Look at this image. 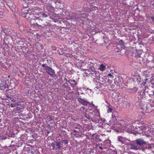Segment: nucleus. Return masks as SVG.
Masks as SVG:
<instances>
[{
    "mask_svg": "<svg viewBox=\"0 0 154 154\" xmlns=\"http://www.w3.org/2000/svg\"><path fill=\"white\" fill-rule=\"evenodd\" d=\"M135 144L133 143H129V146L131 149L135 150L142 149L144 150V146L147 143L145 141L144 139L140 138L137 139L135 140Z\"/></svg>",
    "mask_w": 154,
    "mask_h": 154,
    "instance_id": "obj_1",
    "label": "nucleus"
},
{
    "mask_svg": "<svg viewBox=\"0 0 154 154\" xmlns=\"http://www.w3.org/2000/svg\"><path fill=\"white\" fill-rule=\"evenodd\" d=\"M90 121L93 122H96L100 118V113L99 110L96 109L92 112L90 113Z\"/></svg>",
    "mask_w": 154,
    "mask_h": 154,
    "instance_id": "obj_2",
    "label": "nucleus"
},
{
    "mask_svg": "<svg viewBox=\"0 0 154 154\" xmlns=\"http://www.w3.org/2000/svg\"><path fill=\"white\" fill-rule=\"evenodd\" d=\"M35 13V12L33 9H29L23 13V17L31 21V20H32L34 17V15Z\"/></svg>",
    "mask_w": 154,
    "mask_h": 154,
    "instance_id": "obj_3",
    "label": "nucleus"
},
{
    "mask_svg": "<svg viewBox=\"0 0 154 154\" xmlns=\"http://www.w3.org/2000/svg\"><path fill=\"white\" fill-rule=\"evenodd\" d=\"M42 66L44 68L46 72L52 77H55L56 75L54 70L52 68L47 66L46 64L42 65Z\"/></svg>",
    "mask_w": 154,
    "mask_h": 154,
    "instance_id": "obj_4",
    "label": "nucleus"
},
{
    "mask_svg": "<svg viewBox=\"0 0 154 154\" xmlns=\"http://www.w3.org/2000/svg\"><path fill=\"white\" fill-rule=\"evenodd\" d=\"M75 129L73 130V131L76 133L79 134L78 135L80 136V134H81L83 132V129L80 125H78L74 127Z\"/></svg>",
    "mask_w": 154,
    "mask_h": 154,
    "instance_id": "obj_5",
    "label": "nucleus"
},
{
    "mask_svg": "<svg viewBox=\"0 0 154 154\" xmlns=\"http://www.w3.org/2000/svg\"><path fill=\"white\" fill-rule=\"evenodd\" d=\"M36 22L34 24L35 25H36L38 26H40L41 25H39L38 24V23H40V22H42V20L41 19H40L39 17H34L33 19L32 20H31V21H30V23H32V22L33 21Z\"/></svg>",
    "mask_w": 154,
    "mask_h": 154,
    "instance_id": "obj_6",
    "label": "nucleus"
},
{
    "mask_svg": "<svg viewBox=\"0 0 154 154\" xmlns=\"http://www.w3.org/2000/svg\"><path fill=\"white\" fill-rule=\"evenodd\" d=\"M117 125H120L121 128H123L126 126L127 123L123 120H119L117 123Z\"/></svg>",
    "mask_w": 154,
    "mask_h": 154,
    "instance_id": "obj_7",
    "label": "nucleus"
},
{
    "mask_svg": "<svg viewBox=\"0 0 154 154\" xmlns=\"http://www.w3.org/2000/svg\"><path fill=\"white\" fill-rule=\"evenodd\" d=\"M8 85L5 82H3L0 84V88L1 90H4L8 88Z\"/></svg>",
    "mask_w": 154,
    "mask_h": 154,
    "instance_id": "obj_8",
    "label": "nucleus"
},
{
    "mask_svg": "<svg viewBox=\"0 0 154 154\" xmlns=\"http://www.w3.org/2000/svg\"><path fill=\"white\" fill-rule=\"evenodd\" d=\"M78 101L80 103H82L83 105L87 106L89 102L87 100H84V99L79 98L78 99Z\"/></svg>",
    "mask_w": 154,
    "mask_h": 154,
    "instance_id": "obj_9",
    "label": "nucleus"
},
{
    "mask_svg": "<svg viewBox=\"0 0 154 154\" xmlns=\"http://www.w3.org/2000/svg\"><path fill=\"white\" fill-rule=\"evenodd\" d=\"M125 137H123L121 136H118L117 138V140L121 143L122 144L125 142Z\"/></svg>",
    "mask_w": 154,
    "mask_h": 154,
    "instance_id": "obj_10",
    "label": "nucleus"
},
{
    "mask_svg": "<svg viewBox=\"0 0 154 154\" xmlns=\"http://www.w3.org/2000/svg\"><path fill=\"white\" fill-rule=\"evenodd\" d=\"M128 90V92L131 93L136 92L138 90V88L136 87H134L132 88H130Z\"/></svg>",
    "mask_w": 154,
    "mask_h": 154,
    "instance_id": "obj_11",
    "label": "nucleus"
},
{
    "mask_svg": "<svg viewBox=\"0 0 154 154\" xmlns=\"http://www.w3.org/2000/svg\"><path fill=\"white\" fill-rule=\"evenodd\" d=\"M56 145L57 146L55 149L56 150H58V149H60L62 148L61 142H56Z\"/></svg>",
    "mask_w": 154,
    "mask_h": 154,
    "instance_id": "obj_12",
    "label": "nucleus"
},
{
    "mask_svg": "<svg viewBox=\"0 0 154 154\" xmlns=\"http://www.w3.org/2000/svg\"><path fill=\"white\" fill-rule=\"evenodd\" d=\"M46 9L48 12H52L54 11V8L51 6H48L47 7Z\"/></svg>",
    "mask_w": 154,
    "mask_h": 154,
    "instance_id": "obj_13",
    "label": "nucleus"
},
{
    "mask_svg": "<svg viewBox=\"0 0 154 154\" xmlns=\"http://www.w3.org/2000/svg\"><path fill=\"white\" fill-rule=\"evenodd\" d=\"M106 66L103 64H101L100 65V67L98 68V69L101 71H103L106 69Z\"/></svg>",
    "mask_w": 154,
    "mask_h": 154,
    "instance_id": "obj_14",
    "label": "nucleus"
},
{
    "mask_svg": "<svg viewBox=\"0 0 154 154\" xmlns=\"http://www.w3.org/2000/svg\"><path fill=\"white\" fill-rule=\"evenodd\" d=\"M118 114L116 111L113 112H112V116L113 118H115V119H116V118L118 117Z\"/></svg>",
    "mask_w": 154,
    "mask_h": 154,
    "instance_id": "obj_15",
    "label": "nucleus"
},
{
    "mask_svg": "<svg viewBox=\"0 0 154 154\" xmlns=\"http://www.w3.org/2000/svg\"><path fill=\"white\" fill-rule=\"evenodd\" d=\"M51 146L52 147V149H55L56 148V147H55L56 145V142H52L51 144Z\"/></svg>",
    "mask_w": 154,
    "mask_h": 154,
    "instance_id": "obj_16",
    "label": "nucleus"
},
{
    "mask_svg": "<svg viewBox=\"0 0 154 154\" xmlns=\"http://www.w3.org/2000/svg\"><path fill=\"white\" fill-rule=\"evenodd\" d=\"M48 13L46 12L45 13H43L42 14V17H48Z\"/></svg>",
    "mask_w": 154,
    "mask_h": 154,
    "instance_id": "obj_17",
    "label": "nucleus"
},
{
    "mask_svg": "<svg viewBox=\"0 0 154 154\" xmlns=\"http://www.w3.org/2000/svg\"><path fill=\"white\" fill-rule=\"evenodd\" d=\"M90 113H89L88 115H87L86 114H85V116L89 120H90L91 119L90 118Z\"/></svg>",
    "mask_w": 154,
    "mask_h": 154,
    "instance_id": "obj_18",
    "label": "nucleus"
},
{
    "mask_svg": "<svg viewBox=\"0 0 154 154\" xmlns=\"http://www.w3.org/2000/svg\"><path fill=\"white\" fill-rule=\"evenodd\" d=\"M8 98L10 99V100L13 102H15L16 101L13 98L11 97H8Z\"/></svg>",
    "mask_w": 154,
    "mask_h": 154,
    "instance_id": "obj_19",
    "label": "nucleus"
},
{
    "mask_svg": "<svg viewBox=\"0 0 154 154\" xmlns=\"http://www.w3.org/2000/svg\"><path fill=\"white\" fill-rule=\"evenodd\" d=\"M61 142L62 143H64L65 144H67L68 142V140H62Z\"/></svg>",
    "mask_w": 154,
    "mask_h": 154,
    "instance_id": "obj_20",
    "label": "nucleus"
},
{
    "mask_svg": "<svg viewBox=\"0 0 154 154\" xmlns=\"http://www.w3.org/2000/svg\"><path fill=\"white\" fill-rule=\"evenodd\" d=\"M138 127L139 128V129L140 130L143 129L145 128V126L144 125H141L140 126Z\"/></svg>",
    "mask_w": 154,
    "mask_h": 154,
    "instance_id": "obj_21",
    "label": "nucleus"
},
{
    "mask_svg": "<svg viewBox=\"0 0 154 154\" xmlns=\"http://www.w3.org/2000/svg\"><path fill=\"white\" fill-rule=\"evenodd\" d=\"M69 83H70V82H75V85H76L77 84V83L75 82V80H70L69 81Z\"/></svg>",
    "mask_w": 154,
    "mask_h": 154,
    "instance_id": "obj_22",
    "label": "nucleus"
},
{
    "mask_svg": "<svg viewBox=\"0 0 154 154\" xmlns=\"http://www.w3.org/2000/svg\"><path fill=\"white\" fill-rule=\"evenodd\" d=\"M107 111H108V112H112V109L111 108H108Z\"/></svg>",
    "mask_w": 154,
    "mask_h": 154,
    "instance_id": "obj_23",
    "label": "nucleus"
},
{
    "mask_svg": "<svg viewBox=\"0 0 154 154\" xmlns=\"http://www.w3.org/2000/svg\"><path fill=\"white\" fill-rule=\"evenodd\" d=\"M108 75V76H109L112 78H113V75L111 74V73H109Z\"/></svg>",
    "mask_w": 154,
    "mask_h": 154,
    "instance_id": "obj_24",
    "label": "nucleus"
},
{
    "mask_svg": "<svg viewBox=\"0 0 154 154\" xmlns=\"http://www.w3.org/2000/svg\"><path fill=\"white\" fill-rule=\"evenodd\" d=\"M10 106L11 107H14L15 106V105L13 103H11Z\"/></svg>",
    "mask_w": 154,
    "mask_h": 154,
    "instance_id": "obj_25",
    "label": "nucleus"
},
{
    "mask_svg": "<svg viewBox=\"0 0 154 154\" xmlns=\"http://www.w3.org/2000/svg\"><path fill=\"white\" fill-rule=\"evenodd\" d=\"M144 107V106H143H143H142V107H140V108L141 109H143V111H144V108H143Z\"/></svg>",
    "mask_w": 154,
    "mask_h": 154,
    "instance_id": "obj_26",
    "label": "nucleus"
},
{
    "mask_svg": "<svg viewBox=\"0 0 154 154\" xmlns=\"http://www.w3.org/2000/svg\"><path fill=\"white\" fill-rule=\"evenodd\" d=\"M47 61L48 63H51V60H47Z\"/></svg>",
    "mask_w": 154,
    "mask_h": 154,
    "instance_id": "obj_27",
    "label": "nucleus"
},
{
    "mask_svg": "<svg viewBox=\"0 0 154 154\" xmlns=\"http://www.w3.org/2000/svg\"><path fill=\"white\" fill-rule=\"evenodd\" d=\"M99 148L100 149H101V150H102V149H103V148H102V147L100 146H99Z\"/></svg>",
    "mask_w": 154,
    "mask_h": 154,
    "instance_id": "obj_28",
    "label": "nucleus"
},
{
    "mask_svg": "<svg viewBox=\"0 0 154 154\" xmlns=\"http://www.w3.org/2000/svg\"><path fill=\"white\" fill-rule=\"evenodd\" d=\"M151 148V146H148V149H149Z\"/></svg>",
    "mask_w": 154,
    "mask_h": 154,
    "instance_id": "obj_29",
    "label": "nucleus"
},
{
    "mask_svg": "<svg viewBox=\"0 0 154 154\" xmlns=\"http://www.w3.org/2000/svg\"><path fill=\"white\" fill-rule=\"evenodd\" d=\"M29 0H23L25 2H27Z\"/></svg>",
    "mask_w": 154,
    "mask_h": 154,
    "instance_id": "obj_30",
    "label": "nucleus"
},
{
    "mask_svg": "<svg viewBox=\"0 0 154 154\" xmlns=\"http://www.w3.org/2000/svg\"><path fill=\"white\" fill-rule=\"evenodd\" d=\"M152 20H154V17H152Z\"/></svg>",
    "mask_w": 154,
    "mask_h": 154,
    "instance_id": "obj_31",
    "label": "nucleus"
},
{
    "mask_svg": "<svg viewBox=\"0 0 154 154\" xmlns=\"http://www.w3.org/2000/svg\"><path fill=\"white\" fill-rule=\"evenodd\" d=\"M101 126L102 128H103V124H102V125H101Z\"/></svg>",
    "mask_w": 154,
    "mask_h": 154,
    "instance_id": "obj_32",
    "label": "nucleus"
},
{
    "mask_svg": "<svg viewBox=\"0 0 154 154\" xmlns=\"http://www.w3.org/2000/svg\"><path fill=\"white\" fill-rule=\"evenodd\" d=\"M93 106H94V107H95V108H96L97 107V106H94V104H93Z\"/></svg>",
    "mask_w": 154,
    "mask_h": 154,
    "instance_id": "obj_33",
    "label": "nucleus"
},
{
    "mask_svg": "<svg viewBox=\"0 0 154 154\" xmlns=\"http://www.w3.org/2000/svg\"><path fill=\"white\" fill-rule=\"evenodd\" d=\"M92 135L93 137H94V135H95V134H93Z\"/></svg>",
    "mask_w": 154,
    "mask_h": 154,
    "instance_id": "obj_34",
    "label": "nucleus"
},
{
    "mask_svg": "<svg viewBox=\"0 0 154 154\" xmlns=\"http://www.w3.org/2000/svg\"><path fill=\"white\" fill-rule=\"evenodd\" d=\"M120 42H123V41L122 40H121L120 41Z\"/></svg>",
    "mask_w": 154,
    "mask_h": 154,
    "instance_id": "obj_35",
    "label": "nucleus"
},
{
    "mask_svg": "<svg viewBox=\"0 0 154 154\" xmlns=\"http://www.w3.org/2000/svg\"><path fill=\"white\" fill-rule=\"evenodd\" d=\"M153 95H154V91H153Z\"/></svg>",
    "mask_w": 154,
    "mask_h": 154,
    "instance_id": "obj_36",
    "label": "nucleus"
},
{
    "mask_svg": "<svg viewBox=\"0 0 154 154\" xmlns=\"http://www.w3.org/2000/svg\"><path fill=\"white\" fill-rule=\"evenodd\" d=\"M148 79H146L145 80H146V81H147V80Z\"/></svg>",
    "mask_w": 154,
    "mask_h": 154,
    "instance_id": "obj_37",
    "label": "nucleus"
},
{
    "mask_svg": "<svg viewBox=\"0 0 154 154\" xmlns=\"http://www.w3.org/2000/svg\"><path fill=\"white\" fill-rule=\"evenodd\" d=\"M140 55L138 56V57H140Z\"/></svg>",
    "mask_w": 154,
    "mask_h": 154,
    "instance_id": "obj_38",
    "label": "nucleus"
},
{
    "mask_svg": "<svg viewBox=\"0 0 154 154\" xmlns=\"http://www.w3.org/2000/svg\"><path fill=\"white\" fill-rule=\"evenodd\" d=\"M83 109H85L84 108V107H83Z\"/></svg>",
    "mask_w": 154,
    "mask_h": 154,
    "instance_id": "obj_39",
    "label": "nucleus"
},
{
    "mask_svg": "<svg viewBox=\"0 0 154 154\" xmlns=\"http://www.w3.org/2000/svg\"><path fill=\"white\" fill-rule=\"evenodd\" d=\"M74 135H76V134H74Z\"/></svg>",
    "mask_w": 154,
    "mask_h": 154,
    "instance_id": "obj_40",
    "label": "nucleus"
},
{
    "mask_svg": "<svg viewBox=\"0 0 154 154\" xmlns=\"http://www.w3.org/2000/svg\"><path fill=\"white\" fill-rule=\"evenodd\" d=\"M55 3H57V2H55Z\"/></svg>",
    "mask_w": 154,
    "mask_h": 154,
    "instance_id": "obj_41",
    "label": "nucleus"
},
{
    "mask_svg": "<svg viewBox=\"0 0 154 154\" xmlns=\"http://www.w3.org/2000/svg\"><path fill=\"white\" fill-rule=\"evenodd\" d=\"M145 83H146V82H145V83H144V85L145 84Z\"/></svg>",
    "mask_w": 154,
    "mask_h": 154,
    "instance_id": "obj_42",
    "label": "nucleus"
},
{
    "mask_svg": "<svg viewBox=\"0 0 154 154\" xmlns=\"http://www.w3.org/2000/svg\"><path fill=\"white\" fill-rule=\"evenodd\" d=\"M145 83H146V82H145V83H144V85L145 84Z\"/></svg>",
    "mask_w": 154,
    "mask_h": 154,
    "instance_id": "obj_43",
    "label": "nucleus"
}]
</instances>
